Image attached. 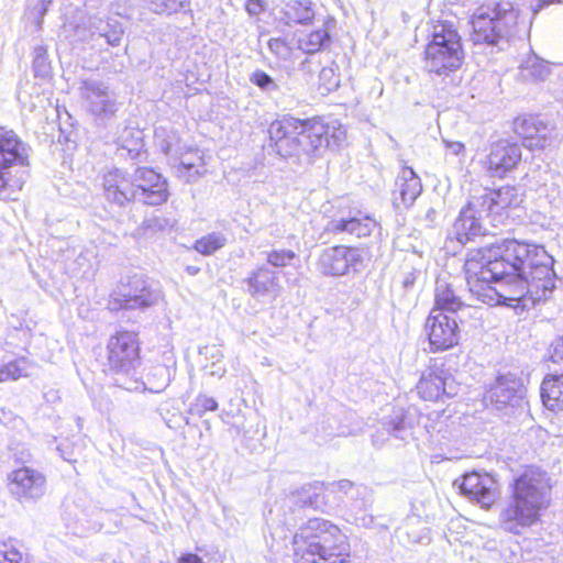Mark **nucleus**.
Returning <instances> with one entry per match:
<instances>
[{"label":"nucleus","mask_w":563,"mask_h":563,"mask_svg":"<svg viewBox=\"0 0 563 563\" xmlns=\"http://www.w3.org/2000/svg\"><path fill=\"white\" fill-rule=\"evenodd\" d=\"M79 95L85 110L100 125H106L119 110L115 95L101 80L92 78L82 80Z\"/></svg>","instance_id":"10"},{"label":"nucleus","mask_w":563,"mask_h":563,"mask_svg":"<svg viewBox=\"0 0 563 563\" xmlns=\"http://www.w3.org/2000/svg\"><path fill=\"white\" fill-rule=\"evenodd\" d=\"M102 188L104 198L118 206L135 201L133 174L120 168L109 169L103 174Z\"/></svg>","instance_id":"19"},{"label":"nucleus","mask_w":563,"mask_h":563,"mask_svg":"<svg viewBox=\"0 0 563 563\" xmlns=\"http://www.w3.org/2000/svg\"><path fill=\"white\" fill-rule=\"evenodd\" d=\"M416 388L423 400L444 401L457 396L461 386L449 369L432 366L421 375Z\"/></svg>","instance_id":"11"},{"label":"nucleus","mask_w":563,"mask_h":563,"mask_svg":"<svg viewBox=\"0 0 563 563\" xmlns=\"http://www.w3.org/2000/svg\"><path fill=\"white\" fill-rule=\"evenodd\" d=\"M521 159V148L516 143L499 140L490 145L486 166L494 177H503L514 169Z\"/></svg>","instance_id":"21"},{"label":"nucleus","mask_w":563,"mask_h":563,"mask_svg":"<svg viewBox=\"0 0 563 563\" xmlns=\"http://www.w3.org/2000/svg\"><path fill=\"white\" fill-rule=\"evenodd\" d=\"M553 264L543 245L504 240L470 250L464 271L471 295L485 305L527 296L536 302L549 299L555 288Z\"/></svg>","instance_id":"1"},{"label":"nucleus","mask_w":563,"mask_h":563,"mask_svg":"<svg viewBox=\"0 0 563 563\" xmlns=\"http://www.w3.org/2000/svg\"><path fill=\"white\" fill-rule=\"evenodd\" d=\"M296 555L319 561L345 559L346 537L340 528L322 518L309 519L294 536Z\"/></svg>","instance_id":"4"},{"label":"nucleus","mask_w":563,"mask_h":563,"mask_svg":"<svg viewBox=\"0 0 563 563\" xmlns=\"http://www.w3.org/2000/svg\"><path fill=\"white\" fill-rule=\"evenodd\" d=\"M186 272H187L189 275L194 276V275L198 274L199 268H198V267H196V266L188 265V266H186Z\"/></svg>","instance_id":"61"},{"label":"nucleus","mask_w":563,"mask_h":563,"mask_svg":"<svg viewBox=\"0 0 563 563\" xmlns=\"http://www.w3.org/2000/svg\"><path fill=\"white\" fill-rule=\"evenodd\" d=\"M155 145L166 155L172 154L179 142L176 131L159 126L155 130Z\"/></svg>","instance_id":"39"},{"label":"nucleus","mask_w":563,"mask_h":563,"mask_svg":"<svg viewBox=\"0 0 563 563\" xmlns=\"http://www.w3.org/2000/svg\"><path fill=\"white\" fill-rule=\"evenodd\" d=\"M246 283L250 295L255 298L266 295L276 297L280 289L277 273L266 266H261L252 272Z\"/></svg>","instance_id":"26"},{"label":"nucleus","mask_w":563,"mask_h":563,"mask_svg":"<svg viewBox=\"0 0 563 563\" xmlns=\"http://www.w3.org/2000/svg\"><path fill=\"white\" fill-rule=\"evenodd\" d=\"M268 48L279 59H288L292 54V46L282 37H274L268 41Z\"/></svg>","instance_id":"46"},{"label":"nucleus","mask_w":563,"mask_h":563,"mask_svg":"<svg viewBox=\"0 0 563 563\" xmlns=\"http://www.w3.org/2000/svg\"><path fill=\"white\" fill-rule=\"evenodd\" d=\"M409 429L410 424L407 421L405 411L398 409L382 421V428L372 437L373 444L380 446L388 437L405 440L409 433Z\"/></svg>","instance_id":"27"},{"label":"nucleus","mask_w":563,"mask_h":563,"mask_svg":"<svg viewBox=\"0 0 563 563\" xmlns=\"http://www.w3.org/2000/svg\"><path fill=\"white\" fill-rule=\"evenodd\" d=\"M443 142L451 154H453L455 156H464L465 146L463 143L457 142V141H448V140H443Z\"/></svg>","instance_id":"50"},{"label":"nucleus","mask_w":563,"mask_h":563,"mask_svg":"<svg viewBox=\"0 0 563 563\" xmlns=\"http://www.w3.org/2000/svg\"><path fill=\"white\" fill-rule=\"evenodd\" d=\"M515 132L525 140V146L531 151L543 150L554 143L553 129L538 117H519L514 122Z\"/></svg>","instance_id":"20"},{"label":"nucleus","mask_w":563,"mask_h":563,"mask_svg":"<svg viewBox=\"0 0 563 563\" xmlns=\"http://www.w3.org/2000/svg\"><path fill=\"white\" fill-rule=\"evenodd\" d=\"M526 389L519 378L512 374L499 376L485 399L489 401L497 410L507 407L517 408L523 402Z\"/></svg>","instance_id":"16"},{"label":"nucleus","mask_w":563,"mask_h":563,"mask_svg":"<svg viewBox=\"0 0 563 563\" xmlns=\"http://www.w3.org/2000/svg\"><path fill=\"white\" fill-rule=\"evenodd\" d=\"M218 409V401L206 395H199L191 406V411L198 416L205 415L207 411H216Z\"/></svg>","instance_id":"47"},{"label":"nucleus","mask_w":563,"mask_h":563,"mask_svg":"<svg viewBox=\"0 0 563 563\" xmlns=\"http://www.w3.org/2000/svg\"><path fill=\"white\" fill-rule=\"evenodd\" d=\"M46 489L45 476L33 468L21 467L8 475V490L20 504L37 501Z\"/></svg>","instance_id":"13"},{"label":"nucleus","mask_w":563,"mask_h":563,"mask_svg":"<svg viewBox=\"0 0 563 563\" xmlns=\"http://www.w3.org/2000/svg\"><path fill=\"white\" fill-rule=\"evenodd\" d=\"M245 9L251 15H258L264 10V7L262 0H247Z\"/></svg>","instance_id":"51"},{"label":"nucleus","mask_w":563,"mask_h":563,"mask_svg":"<svg viewBox=\"0 0 563 563\" xmlns=\"http://www.w3.org/2000/svg\"><path fill=\"white\" fill-rule=\"evenodd\" d=\"M461 493L483 508H488L497 497V483L489 475L466 474L460 486Z\"/></svg>","instance_id":"23"},{"label":"nucleus","mask_w":563,"mask_h":563,"mask_svg":"<svg viewBox=\"0 0 563 563\" xmlns=\"http://www.w3.org/2000/svg\"><path fill=\"white\" fill-rule=\"evenodd\" d=\"M135 201L148 206H159L167 201V180L154 169L137 167L133 173Z\"/></svg>","instance_id":"14"},{"label":"nucleus","mask_w":563,"mask_h":563,"mask_svg":"<svg viewBox=\"0 0 563 563\" xmlns=\"http://www.w3.org/2000/svg\"><path fill=\"white\" fill-rule=\"evenodd\" d=\"M297 257V254L290 250H272L266 253V261L274 267H285L292 260Z\"/></svg>","instance_id":"44"},{"label":"nucleus","mask_w":563,"mask_h":563,"mask_svg":"<svg viewBox=\"0 0 563 563\" xmlns=\"http://www.w3.org/2000/svg\"><path fill=\"white\" fill-rule=\"evenodd\" d=\"M297 563H345V559H340V561L339 560H330V561L325 562V561H319L318 558H314V560H312V558L300 555V559L297 561Z\"/></svg>","instance_id":"54"},{"label":"nucleus","mask_w":563,"mask_h":563,"mask_svg":"<svg viewBox=\"0 0 563 563\" xmlns=\"http://www.w3.org/2000/svg\"><path fill=\"white\" fill-rule=\"evenodd\" d=\"M187 9H189V0H185V3H184V11H186Z\"/></svg>","instance_id":"62"},{"label":"nucleus","mask_w":563,"mask_h":563,"mask_svg":"<svg viewBox=\"0 0 563 563\" xmlns=\"http://www.w3.org/2000/svg\"><path fill=\"white\" fill-rule=\"evenodd\" d=\"M541 398L550 410H563V375L548 376L541 384Z\"/></svg>","instance_id":"29"},{"label":"nucleus","mask_w":563,"mask_h":563,"mask_svg":"<svg viewBox=\"0 0 563 563\" xmlns=\"http://www.w3.org/2000/svg\"><path fill=\"white\" fill-rule=\"evenodd\" d=\"M560 2V0H538V2L533 5V13H538L543 8L554 3Z\"/></svg>","instance_id":"56"},{"label":"nucleus","mask_w":563,"mask_h":563,"mask_svg":"<svg viewBox=\"0 0 563 563\" xmlns=\"http://www.w3.org/2000/svg\"><path fill=\"white\" fill-rule=\"evenodd\" d=\"M23 554L16 548L0 542V563H21Z\"/></svg>","instance_id":"48"},{"label":"nucleus","mask_w":563,"mask_h":563,"mask_svg":"<svg viewBox=\"0 0 563 563\" xmlns=\"http://www.w3.org/2000/svg\"><path fill=\"white\" fill-rule=\"evenodd\" d=\"M155 13L172 14L184 9L185 0H146Z\"/></svg>","instance_id":"43"},{"label":"nucleus","mask_w":563,"mask_h":563,"mask_svg":"<svg viewBox=\"0 0 563 563\" xmlns=\"http://www.w3.org/2000/svg\"><path fill=\"white\" fill-rule=\"evenodd\" d=\"M419 274H420V272L417 271V269H413V268L408 271V272H406L405 275H404V279H402L404 288H406V289L411 288L415 285L416 279H417Z\"/></svg>","instance_id":"52"},{"label":"nucleus","mask_w":563,"mask_h":563,"mask_svg":"<svg viewBox=\"0 0 563 563\" xmlns=\"http://www.w3.org/2000/svg\"><path fill=\"white\" fill-rule=\"evenodd\" d=\"M108 366L115 374V384L125 389H139V343L134 332L122 331L108 342Z\"/></svg>","instance_id":"7"},{"label":"nucleus","mask_w":563,"mask_h":563,"mask_svg":"<svg viewBox=\"0 0 563 563\" xmlns=\"http://www.w3.org/2000/svg\"><path fill=\"white\" fill-rule=\"evenodd\" d=\"M178 563H203L202 559L194 553H187L184 554L179 560Z\"/></svg>","instance_id":"55"},{"label":"nucleus","mask_w":563,"mask_h":563,"mask_svg":"<svg viewBox=\"0 0 563 563\" xmlns=\"http://www.w3.org/2000/svg\"><path fill=\"white\" fill-rule=\"evenodd\" d=\"M213 367L216 368L210 372L212 376L222 377L224 375L225 368L223 366H217V364H213Z\"/></svg>","instance_id":"57"},{"label":"nucleus","mask_w":563,"mask_h":563,"mask_svg":"<svg viewBox=\"0 0 563 563\" xmlns=\"http://www.w3.org/2000/svg\"><path fill=\"white\" fill-rule=\"evenodd\" d=\"M486 214L498 213L501 209L517 203V191L514 187H501L497 190H489L479 197H475Z\"/></svg>","instance_id":"28"},{"label":"nucleus","mask_w":563,"mask_h":563,"mask_svg":"<svg viewBox=\"0 0 563 563\" xmlns=\"http://www.w3.org/2000/svg\"><path fill=\"white\" fill-rule=\"evenodd\" d=\"M333 490L342 492L347 494L353 488V483L349 479H342L331 484Z\"/></svg>","instance_id":"53"},{"label":"nucleus","mask_w":563,"mask_h":563,"mask_svg":"<svg viewBox=\"0 0 563 563\" xmlns=\"http://www.w3.org/2000/svg\"><path fill=\"white\" fill-rule=\"evenodd\" d=\"M330 42L329 32L321 27L297 40V48L307 54H314Z\"/></svg>","instance_id":"31"},{"label":"nucleus","mask_w":563,"mask_h":563,"mask_svg":"<svg viewBox=\"0 0 563 563\" xmlns=\"http://www.w3.org/2000/svg\"><path fill=\"white\" fill-rule=\"evenodd\" d=\"M422 190L421 179L410 167L401 169L395 181L393 202L396 208H408Z\"/></svg>","instance_id":"25"},{"label":"nucleus","mask_w":563,"mask_h":563,"mask_svg":"<svg viewBox=\"0 0 563 563\" xmlns=\"http://www.w3.org/2000/svg\"><path fill=\"white\" fill-rule=\"evenodd\" d=\"M510 497L499 514L500 527L512 534H522L540 521L541 512L551 504V477L530 466L515 477Z\"/></svg>","instance_id":"3"},{"label":"nucleus","mask_w":563,"mask_h":563,"mask_svg":"<svg viewBox=\"0 0 563 563\" xmlns=\"http://www.w3.org/2000/svg\"><path fill=\"white\" fill-rule=\"evenodd\" d=\"M488 217L485 210L477 202L475 197L464 207L455 220L452 229V235L462 245L472 241L474 238L484 235L483 219Z\"/></svg>","instance_id":"18"},{"label":"nucleus","mask_w":563,"mask_h":563,"mask_svg":"<svg viewBox=\"0 0 563 563\" xmlns=\"http://www.w3.org/2000/svg\"><path fill=\"white\" fill-rule=\"evenodd\" d=\"M435 217V211L433 209H430L426 213V220L429 222H433Z\"/></svg>","instance_id":"60"},{"label":"nucleus","mask_w":563,"mask_h":563,"mask_svg":"<svg viewBox=\"0 0 563 563\" xmlns=\"http://www.w3.org/2000/svg\"><path fill=\"white\" fill-rule=\"evenodd\" d=\"M527 300H531V302L534 305V301H533L531 298H529V296H527V297H525V298H521V299H518L517 301L519 302V301H527ZM512 301H514V300H504V301L497 302V305H507V306H510V305H511L510 302H512ZM537 302H538V301H536V303H537ZM494 306H496V303H495ZM522 306H526V302H522Z\"/></svg>","instance_id":"58"},{"label":"nucleus","mask_w":563,"mask_h":563,"mask_svg":"<svg viewBox=\"0 0 563 563\" xmlns=\"http://www.w3.org/2000/svg\"><path fill=\"white\" fill-rule=\"evenodd\" d=\"M162 298L163 294L157 284L134 275L113 290L108 301V308L112 311L145 309L157 305Z\"/></svg>","instance_id":"9"},{"label":"nucleus","mask_w":563,"mask_h":563,"mask_svg":"<svg viewBox=\"0 0 563 563\" xmlns=\"http://www.w3.org/2000/svg\"><path fill=\"white\" fill-rule=\"evenodd\" d=\"M33 70L38 77H46L51 71L46 47L38 45L33 49Z\"/></svg>","instance_id":"41"},{"label":"nucleus","mask_w":563,"mask_h":563,"mask_svg":"<svg viewBox=\"0 0 563 563\" xmlns=\"http://www.w3.org/2000/svg\"><path fill=\"white\" fill-rule=\"evenodd\" d=\"M52 2V0H42V9H41V19L38 20V24L42 23V19H43V15L46 13L47 11V5Z\"/></svg>","instance_id":"59"},{"label":"nucleus","mask_w":563,"mask_h":563,"mask_svg":"<svg viewBox=\"0 0 563 563\" xmlns=\"http://www.w3.org/2000/svg\"><path fill=\"white\" fill-rule=\"evenodd\" d=\"M176 224L174 218H169L165 214H154L143 220L139 227V232L142 235L155 234L157 232L170 231Z\"/></svg>","instance_id":"33"},{"label":"nucleus","mask_w":563,"mask_h":563,"mask_svg":"<svg viewBox=\"0 0 563 563\" xmlns=\"http://www.w3.org/2000/svg\"><path fill=\"white\" fill-rule=\"evenodd\" d=\"M323 484L307 485L299 493V501L302 507H310L316 510H322L325 506V496L322 490Z\"/></svg>","instance_id":"35"},{"label":"nucleus","mask_w":563,"mask_h":563,"mask_svg":"<svg viewBox=\"0 0 563 563\" xmlns=\"http://www.w3.org/2000/svg\"><path fill=\"white\" fill-rule=\"evenodd\" d=\"M250 81L266 93H272L279 89L275 79H273L268 74L261 69H256L252 73L250 76Z\"/></svg>","instance_id":"42"},{"label":"nucleus","mask_w":563,"mask_h":563,"mask_svg":"<svg viewBox=\"0 0 563 563\" xmlns=\"http://www.w3.org/2000/svg\"><path fill=\"white\" fill-rule=\"evenodd\" d=\"M519 12L510 2H494L478 7L472 15L475 44L496 45L517 32Z\"/></svg>","instance_id":"5"},{"label":"nucleus","mask_w":563,"mask_h":563,"mask_svg":"<svg viewBox=\"0 0 563 563\" xmlns=\"http://www.w3.org/2000/svg\"><path fill=\"white\" fill-rule=\"evenodd\" d=\"M434 301L435 306L432 310H441L444 313L456 316L461 323L465 322L467 318H476L479 312L476 307L464 303L455 295L452 286L441 279L437 280Z\"/></svg>","instance_id":"22"},{"label":"nucleus","mask_w":563,"mask_h":563,"mask_svg":"<svg viewBox=\"0 0 563 563\" xmlns=\"http://www.w3.org/2000/svg\"><path fill=\"white\" fill-rule=\"evenodd\" d=\"M118 144L131 158H136L142 148L141 131L125 128L118 137Z\"/></svg>","instance_id":"38"},{"label":"nucleus","mask_w":563,"mask_h":563,"mask_svg":"<svg viewBox=\"0 0 563 563\" xmlns=\"http://www.w3.org/2000/svg\"><path fill=\"white\" fill-rule=\"evenodd\" d=\"M550 75L549 65L538 57L528 58L520 67V77L525 81H542Z\"/></svg>","instance_id":"32"},{"label":"nucleus","mask_w":563,"mask_h":563,"mask_svg":"<svg viewBox=\"0 0 563 563\" xmlns=\"http://www.w3.org/2000/svg\"><path fill=\"white\" fill-rule=\"evenodd\" d=\"M358 257L354 249L339 245L324 250L319 257L318 266L324 275L341 276L358 262Z\"/></svg>","instance_id":"24"},{"label":"nucleus","mask_w":563,"mask_h":563,"mask_svg":"<svg viewBox=\"0 0 563 563\" xmlns=\"http://www.w3.org/2000/svg\"><path fill=\"white\" fill-rule=\"evenodd\" d=\"M227 242V239L220 233H210L195 243V249L197 252L203 255H210L223 247Z\"/></svg>","instance_id":"40"},{"label":"nucleus","mask_w":563,"mask_h":563,"mask_svg":"<svg viewBox=\"0 0 563 563\" xmlns=\"http://www.w3.org/2000/svg\"><path fill=\"white\" fill-rule=\"evenodd\" d=\"M376 228H378V222L369 216H363L361 211L344 209L328 221L325 231L333 234L347 233L365 238L371 235Z\"/></svg>","instance_id":"17"},{"label":"nucleus","mask_w":563,"mask_h":563,"mask_svg":"<svg viewBox=\"0 0 563 563\" xmlns=\"http://www.w3.org/2000/svg\"><path fill=\"white\" fill-rule=\"evenodd\" d=\"M319 85L325 92H331L339 88L340 77L332 66L323 67L320 70Z\"/></svg>","instance_id":"45"},{"label":"nucleus","mask_w":563,"mask_h":563,"mask_svg":"<svg viewBox=\"0 0 563 563\" xmlns=\"http://www.w3.org/2000/svg\"><path fill=\"white\" fill-rule=\"evenodd\" d=\"M29 166V146L13 132L0 131V192L19 191L25 183V170L19 174L16 168Z\"/></svg>","instance_id":"8"},{"label":"nucleus","mask_w":563,"mask_h":563,"mask_svg":"<svg viewBox=\"0 0 563 563\" xmlns=\"http://www.w3.org/2000/svg\"><path fill=\"white\" fill-rule=\"evenodd\" d=\"M551 360L554 363L563 361V336L551 344Z\"/></svg>","instance_id":"49"},{"label":"nucleus","mask_w":563,"mask_h":563,"mask_svg":"<svg viewBox=\"0 0 563 563\" xmlns=\"http://www.w3.org/2000/svg\"><path fill=\"white\" fill-rule=\"evenodd\" d=\"M269 146L280 157L309 165L331 147L345 140L346 131L338 121L299 120L284 117L268 128Z\"/></svg>","instance_id":"2"},{"label":"nucleus","mask_w":563,"mask_h":563,"mask_svg":"<svg viewBox=\"0 0 563 563\" xmlns=\"http://www.w3.org/2000/svg\"><path fill=\"white\" fill-rule=\"evenodd\" d=\"M314 16L311 2L308 0H291L283 9V18L286 24H307Z\"/></svg>","instance_id":"30"},{"label":"nucleus","mask_w":563,"mask_h":563,"mask_svg":"<svg viewBox=\"0 0 563 563\" xmlns=\"http://www.w3.org/2000/svg\"><path fill=\"white\" fill-rule=\"evenodd\" d=\"M464 59L462 38L451 22L433 26L432 38L424 49V67L429 73L446 76L461 67Z\"/></svg>","instance_id":"6"},{"label":"nucleus","mask_w":563,"mask_h":563,"mask_svg":"<svg viewBox=\"0 0 563 563\" xmlns=\"http://www.w3.org/2000/svg\"><path fill=\"white\" fill-rule=\"evenodd\" d=\"M459 318L444 313L441 310H431L424 323L430 350L432 352L445 351L459 343Z\"/></svg>","instance_id":"12"},{"label":"nucleus","mask_w":563,"mask_h":563,"mask_svg":"<svg viewBox=\"0 0 563 563\" xmlns=\"http://www.w3.org/2000/svg\"><path fill=\"white\" fill-rule=\"evenodd\" d=\"M76 33L82 41H92L95 45L101 46V41L108 46H120L124 35L123 24L117 19L108 16H90L84 27L77 26Z\"/></svg>","instance_id":"15"},{"label":"nucleus","mask_w":563,"mask_h":563,"mask_svg":"<svg viewBox=\"0 0 563 563\" xmlns=\"http://www.w3.org/2000/svg\"><path fill=\"white\" fill-rule=\"evenodd\" d=\"M175 369L172 366L165 364H157L151 367L147 373V382L151 385V389L161 391L165 389L170 380Z\"/></svg>","instance_id":"37"},{"label":"nucleus","mask_w":563,"mask_h":563,"mask_svg":"<svg viewBox=\"0 0 563 563\" xmlns=\"http://www.w3.org/2000/svg\"><path fill=\"white\" fill-rule=\"evenodd\" d=\"M203 166H205L203 157L200 154V152L198 150H196L195 152L190 153V156L184 155L180 157L178 172L179 173L187 172L188 175L186 176V178H187V181L190 183V181L197 180L200 176H202L205 174V170L199 169L200 167H203Z\"/></svg>","instance_id":"34"},{"label":"nucleus","mask_w":563,"mask_h":563,"mask_svg":"<svg viewBox=\"0 0 563 563\" xmlns=\"http://www.w3.org/2000/svg\"><path fill=\"white\" fill-rule=\"evenodd\" d=\"M31 363L25 357L16 358L0 367V383L16 380L30 375Z\"/></svg>","instance_id":"36"}]
</instances>
